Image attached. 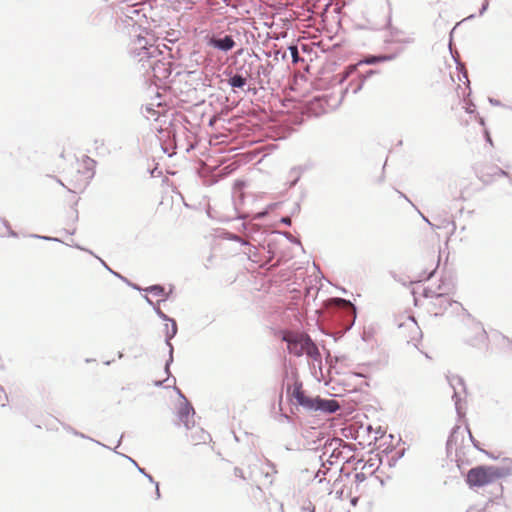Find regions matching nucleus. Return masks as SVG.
I'll list each match as a JSON object with an SVG mask.
<instances>
[{
    "label": "nucleus",
    "instance_id": "nucleus-54",
    "mask_svg": "<svg viewBox=\"0 0 512 512\" xmlns=\"http://www.w3.org/2000/svg\"><path fill=\"white\" fill-rule=\"evenodd\" d=\"M173 289H174V287L171 285V286H170V290H169V292L167 293V292L165 291V295H162V296H161L162 298H161V300H159V302H166V301L170 298V296H171V294H172V292H173Z\"/></svg>",
    "mask_w": 512,
    "mask_h": 512
},
{
    "label": "nucleus",
    "instance_id": "nucleus-16",
    "mask_svg": "<svg viewBox=\"0 0 512 512\" xmlns=\"http://www.w3.org/2000/svg\"><path fill=\"white\" fill-rule=\"evenodd\" d=\"M286 341V339H284ZM287 348L290 354H293L297 357H300L303 355L304 350H306V347L304 345L303 336L299 338H295L292 341L287 340Z\"/></svg>",
    "mask_w": 512,
    "mask_h": 512
},
{
    "label": "nucleus",
    "instance_id": "nucleus-43",
    "mask_svg": "<svg viewBox=\"0 0 512 512\" xmlns=\"http://www.w3.org/2000/svg\"><path fill=\"white\" fill-rule=\"evenodd\" d=\"M289 176L292 178L289 181V188H292L297 185V183L300 181L302 175L298 172H294V174L289 175Z\"/></svg>",
    "mask_w": 512,
    "mask_h": 512
},
{
    "label": "nucleus",
    "instance_id": "nucleus-35",
    "mask_svg": "<svg viewBox=\"0 0 512 512\" xmlns=\"http://www.w3.org/2000/svg\"><path fill=\"white\" fill-rule=\"evenodd\" d=\"M405 454V449L396 451V453L389 459V466H395L398 460H400Z\"/></svg>",
    "mask_w": 512,
    "mask_h": 512
},
{
    "label": "nucleus",
    "instance_id": "nucleus-18",
    "mask_svg": "<svg viewBox=\"0 0 512 512\" xmlns=\"http://www.w3.org/2000/svg\"><path fill=\"white\" fill-rule=\"evenodd\" d=\"M304 345L306 347V353L309 357H311L314 361H317L321 358V354L315 344V342L312 340V338L305 334L303 335Z\"/></svg>",
    "mask_w": 512,
    "mask_h": 512
},
{
    "label": "nucleus",
    "instance_id": "nucleus-64",
    "mask_svg": "<svg viewBox=\"0 0 512 512\" xmlns=\"http://www.w3.org/2000/svg\"><path fill=\"white\" fill-rule=\"evenodd\" d=\"M201 434H202V436H201V440H202V442H203V443H205V442H206V440H207L208 438H210V435H209L208 433H206L203 429H201Z\"/></svg>",
    "mask_w": 512,
    "mask_h": 512
},
{
    "label": "nucleus",
    "instance_id": "nucleus-58",
    "mask_svg": "<svg viewBox=\"0 0 512 512\" xmlns=\"http://www.w3.org/2000/svg\"><path fill=\"white\" fill-rule=\"evenodd\" d=\"M488 102L492 105V106H502V103L500 100L496 99V98H493V97H489L488 98Z\"/></svg>",
    "mask_w": 512,
    "mask_h": 512
},
{
    "label": "nucleus",
    "instance_id": "nucleus-4",
    "mask_svg": "<svg viewBox=\"0 0 512 512\" xmlns=\"http://www.w3.org/2000/svg\"><path fill=\"white\" fill-rule=\"evenodd\" d=\"M142 18H146V16L136 4L125 5L116 11L115 26L118 30L131 35L132 31L137 32L141 29Z\"/></svg>",
    "mask_w": 512,
    "mask_h": 512
},
{
    "label": "nucleus",
    "instance_id": "nucleus-56",
    "mask_svg": "<svg viewBox=\"0 0 512 512\" xmlns=\"http://www.w3.org/2000/svg\"><path fill=\"white\" fill-rule=\"evenodd\" d=\"M418 211V213L420 214L421 218L423 219V221H425L432 229H434L435 227V224L432 223L428 217H426L424 214H422L418 209H416Z\"/></svg>",
    "mask_w": 512,
    "mask_h": 512
},
{
    "label": "nucleus",
    "instance_id": "nucleus-25",
    "mask_svg": "<svg viewBox=\"0 0 512 512\" xmlns=\"http://www.w3.org/2000/svg\"><path fill=\"white\" fill-rule=\"evenodd\" d=\"M459 429L460 427L458 425L454 426L447 438L446 449L448 452L452 449L453 445L457 443V433Z\"/></svg>",
    "mask_w": 512,
    "mask_h": 512
},
{
    "label": "nucleus",
    "instance_id": "nucleus-9",
    "mask_svg": "<svg viewBox=\"0 0 512 512\" xmlns=\"http://www.w3.org/2000/svg\"><path fill=\"white\" fill-rule=\"evenodd\" d=\"M379 73L377 69H367L363 72L357 71L353 73L351 76L354 78L350 81L348 86L341 91V98H343L351 89L353 94H357L364 86V83L371 78L372 76Z\"/></svg>",
    "mask_w": 512,
    "mask_h": 512
},
{
    "label": "nucleus",
    "instance_id": "nucleus-17",
    "mask_svg": "<svg viewBox=\"0 0 512 512\" xmlns=\"http://www.w3.org/2000/svg\"><path fill=\"white\" fill-rule=\"evenodd\" d=\"M476 330L475 336L466 340V343L473 347H479L480 345L485 344L488 339L487 332L480 324L476 326Z\"/></svg>",
    "mask_w": 512,
    "mask_h": 512
},
{
    "label": "nucleus",
    "instance_id": "nucleus-8",
    "mask_svg": "<svg viewBox=\"0 0 512 512\" xmlns=\"http://www.w3.org/2000/svg\"><path fill=\"white\" fill-rule=\"evenodd\" d=\"M248 72L250 73V82H253V86L259 85L261 88L264 87L265 83H269V77L273 70V63L267 61L266 64H255L250 62L246 64Z\"/></svg>",
    "mask_w": 512,
    "mask_h": 512
},
{
    "label": "nucleus",
    "instance_id": "nucleus-52",
    "mask_svg": "<svg viewBox=\"0 0 512 512\" xmlns=\"http://www.w3.org/2000/svg\"><path fill=\"white\" fill-rule=\"evenodd\" d=\"M247 255H248L249 259H252L253 257H255L257 255V248L255 246L251 245L249 247V251H248Z\"/></svg>",
    "mask_w": 512,
    "mask_h": 512
},
{
    "label": "nucleus",
    "instance_id": "nucleus-41",
    "mask_svg": "<svg viewBox=\"0 0 512 512\" xmlns=\"http://www.w3.org/2000/svg\"><path fill=\"white\" fill-rule=\"evenodd\" d=\"M279 234L284 236L290 243L301 245L300 240L296 239L293 235H291V233L284 231L280 232Z\"/></svg>",
    "mask_w": 512,
    "mask_h": 512
},
{
    "label": "nucleus",
    "instance_id": "nucleus-7",
    "mask_svg": "<svg viewBox=\"0 0 512 512\" xmlns=\"http://www.w3.org/2000/svg\"><path fill=\"white\" fill-rule=\"evenodd\" d=\"M454 280L452 277L449 279L442 278L441 283L438 285V290H444L441 294L436 296L435 300H432L430 305L435 310V315L442 314L446 311L453 303H457L452 299H448L446 296L454 289Z\"/></svg>",
    "mask_w": 512,
    "mask_h": 512
},
{
    "label": "nucleus",
    "instance_id": "nucleus-1",
    "mask_svg": "<svg viewBox=\"0 0 512 512\" xmlns=\"http://www.w3.org/2000/svg\"><path fill=\"white\" fill-rule=\"evenodd\" d=\"M287 398L291 405L302 407L309 412H321L323 414H334L340 409V404L334 399L311 396L302 389V383L294 384L293 389L287 388Z\"/></svg>",
    "mask_w": 512,
    "mask_h": 512
},
{
    "label": "nucleus",
    "instance_id": "nucleus-11",
    "mask_svg": "<svg viewBox=\"0 0 512 512\" xmlns=\"http://www.w3.org/2000/svg\"><path fill=\"white\" fill-rule=\"evenodd\" d=\"M378 63H382L381 54H369L365 56L363 59L359 60L357 63L348 65L342 73L338 74L336 76L338 78V82L342 84L344 81H346L349 77H351L353 73L357 71V67H360L362 65H376Z\"/></svg>",
    "mask_w": 512,
    "mask_h": 512
},
{
    "label": "nucleus",
    "instance_id": "nucleus-40",
    "mask_svg": "<svg viewBox=\"0 0 512 512\" xmlns=\"http://www.w3.org/2000/svg\"><path fill=\"white\" fill-rule=\"evenodd\" d=\"M480 175H478V178L485 184V185H489L492 183L493 181V177H488L487 176V171H484V170H481L480 172Z\"/></svg>",
    "mask_w": 512,
    "mask_h": 512
},
{
    "label": "nucleus",
    "instance_id": "nucleus-57",
    "mask_svg": "<svg viewBox=\"0 0 512 512\" xmlns=\"http://www.w3.org/2000/svg\"><path fill=\"white\" fill-rule=\"evenodd\" d=\"M234 475H235L236 477H239V478L245 479L244 472H243V470H242L241 468H239V467H235V468H234Z\"/></svg>",
    "mask_w": 512,
    "mask_h": 512
},
{
    "label": "nucleus",
    "instance_id": "nucleus-45",
    "mask_svg": "<svg viewBox=\"0 0 512 512\" xmlns=\"http://www.w3.org/2000/svg\"><path fill=\"white\" fill-rule=\"evenodd\" d=\"M367 479V476L365 473L363 472H357L355 474V483H356V486L358 487L359 484H361L362 482H364L365 480Z\"/></svg>",
    "mask_w": 512,
    "mask_h": 512
},
{
    "label": "nucleus",
    "instance_id": "nucleus-23",
    "mask_svg": "<svg viewBox=\"0 0 512 512\" xmlns=\"http://www.w3.org/2000/svg\"><path fill=\"white\" fill-rule=\"evenodd\" d=\"M142 291L145 293L152 294L154 296H162L165 295V287L162 284H153L148 287L143 288Z\"/></svg>",
    "mask_w": 512,
    "mask_h": 512
},
{
    "label": "nucleus",
    "instance_id": "nucleus-33",
    "mask_svg": "<svg viewBox=\"0 0 512 512\" xmlns=\"http://www.w3.org/2000/svg\"><path fill=\"white\" fill-rule=\"evenodd\" d=\"M465 428H466V431L468 432L469 439H470V441H471V443H472L473 447H474L476 450L483 452V450H482V448H481V446H480V442L474 438V436H473V434H472V432H471V430H470V428H469V425H468V424H466Z\"/></svg>",
    "mask_w": 512,
    "mask_h": 512
},
{
    "label": "nucleus",
    "instance_id": "nucleus-49",
    "mask_svg": "<svg viewBox=\"0 0 512 512\" xmlns=\"http://www.w3.org/2000/svg\"><path fill=\"white\" fill-rule=\"evenodd\" d=\"M489 8V0H484L479 9V15L482 16Z\"/></svg>",
    "mask_w": 512,
    "mask_h": 512
},
{
    "label": "nucleus",
    "instance_id": "nucleus-36",
    "mask_svg": "<svg viewBox=\"0 0 512 512\" xmlns=\"http://www.w3.org/2000/svg\"><path fill=\"white\" fill-rule=\"evenodd\" d=\"M448 226H452L451 233H453L455 228H456L455 222L452 221V220H449V219H443L442 222H441V225H436L435 224L434 229L446 228Z\"/></svg>",
    "mask_w": 512,
    "mask_h": 512
},
{
    "label": "nucleus",
    "instance_id": "nucleus-29",
    "mask_svg": "<svg viewBox=\"0 0 512 512\" xmlns=\"http://www.w3.org/2000/svg\"><path fill=\"white\" fill-rule=\"evenodd\" d=\"M74 247H75V248H77V249H80V250H82V251H86V252H88L89 254H91V255H93L94 257H96V258L100 261L101 265H102V266H103V267H104L108 272H110L111 274H112V272H115L112 268H110V267H109V265H108V264H107V263H106L102 258L98 257V256H97L96 254H94L91 250H89V249H87V248H83V247H82V246H80L79 244H75V245H74Z\"/></svg>",
    "mask_w": 512,
    "mask_h": 512
},
{
    "label": "nucleus",
    "instance_id": "nucleus-42",
    "mask_svg": "<svg viewBox=\"0 0 512 512\" xmlns=\"http://www.w3.org/2000/svg\"><path fill=\"white\" fill-rule=\"evenodd\" d=\"M223 238L234 242L240 241V236L230 231H225L223 233Z\"/></svg>",
    "mask_w": 512,
    "mask_h": 512
},
{
    "label": "nucleus",
    "instance_id": "nucleus-61",
    "mask_svg": "<svg viewBox=\"0 0 512 512\" xmlns=\"http://www.w3.org/2000/svg\"><path fill=\"white\" fill-rule=\"evenodd\" d=\"M7 232H8V236L9 237H13V238H17L18 237V233L16 231H14L11 226H8L7 228Z\"/></svg>",
    "mask_w": 512,
    "mask_h": 512
},
{
    "label": "nucleus",
    "instance_id": "nucleus-15",
    "mask_svg": "<svg viewBox=\"0 0 512 512\" xmlns=\"http://www.w3.org/2000/svg\"><path fill=\"white\" fill-rule=\"evenodd\" d=\"M167 323L164 325V342L168 347V351L174 352V346L172 344V339L176 337L178 333V324L174 318H171V321H166Z\"/></svg>",
    "mask_w": 512,
    "mask_h": 512
},
{
    "label": "nucleus",
    "instance_id": "nucleus-50",
    "mask_svg": "<svg viewBox=\"0 0 512 512\" xmlns=\"http://www.w3.org/2000/svg\"><path fill=\"white\" fill-rule=\"evenodd\" d=\"M465 111L466 113L468 114H474L476 113V106L474 103H469L467 104L466 108H465Z\"/></svg>",
    "mask_w": 512,
    "mask_h": 512
},
{
    "label": "nucleus",
    "instance_id": "nucleus-10",
    "mask_svg": "<svg viewBox=\"0 0 512 512\" xmlns=\"http://www.w3.org/2000/svg\"><path fill=\"white\" fill-rule=\"evenodd\" d=\"M447 380L451 388L453 389L452 399L454 401L455 410L458 416V419L465 418V411L461 407L462 398L457 390V387H461L464 393L467 392L466 385L464 379L459 375H450L447 376Z\"/></svg>",
    "mask_w": 512,
    "mask_h": 512
},
{
    "label": "nucleus",
    "instance_id": "nucleus-37",
    "mask_svg": "<svg viewBox=\"0 0 512 512\" xmlns=\"http://www.w3.org/2000/svg\"><path fill=\"white\" fill-rule=\"evenodd\" d=\"M288 50H289L290 55L292 57V62L293 63L298 62V60H299V50H298V47L296 45H290L288 47Z\"/></svg>",
    "mask_w": 512,
    "mask_h": 512
},
{
    "label": "nucleus",
    "instance_id": "nucleus-60",
    "mask_svg": "<svg viewBox=\"0 0 512 512\" xmlns=\"http://www.w3.org/2000/svg\"><path fill=\"white\" fill-rule=\"evenodd\" d=\"M484 137H485V141L491 145H493V142H492V137L490 135V132L485 128L484 129Z\"/></svg>",
    "mask_w": 512,
    "mask_h": 512
},
{
    "label": "nucleus",
    "instance_id": "nucleus-32",
    "mask_svg": "<svg viewBox=\"0 0 512 512\" xmlns=\"http://www.w3.org/2000/svg\"><path fill=\"white\" fill-rule=\"evenodd\" d=\"M29 237L35 238V239H41V240H44V241L63 243V241L61 239H59L57 237H52V236L39 235V234H30Z\"/></svg>",
    "mask_w": 512,
    "mask_h": 512
},
{
    "label": "nucleus",
    "instance_id": "nucleus-5",
    "mask_svg": "<svg viewBox=\"0 0 512 512\" xmlns=\"http://www.w3.org/2000/svg\"><path fill=\"white\" fill-rule=\"evenodd\" d=\"M135 37L129 47V54L132 58L142 62L143 67H145V62L149 64L162 54L159 46L150 43L146 37L141 36V34H136Z\"/></svg>",
    "mask_w": 512,
    "mask_h": 512
},
{
    "label": "nucleus",
    "instance_id": "nucleus-14",
    "mask_svg": "<svg viewBox=\"0 0 512 512\" xmlns=\"http://www.w3.org/2000/svg\"><path fill=\"white\" fill-rule=\"evenodd\" d=\"M194 415H195V410H194L193 405L187 398H184V402H182L180 404V407L177 411L178 420L181 423H183L187 429H190L191 424H190L189 417L190 416L193 417ZM192 426H194V422H192Z\"/></svg>",
    "mask_w": 512,
    "mask_h": 512
},
{
    "label": "nucleus",
    "instance_id": "nucleus-26",
    "mask_svg": "<svg viewBox=\"0 0 512 512\" xmlns=\"http://www.w3.org/2000/svg\"><path fill=\"white\" fill-rule=\"evenodd\" d=\"M112 275L115 276L116 278L120 279L122 282H124L128 287L132 288L133 290L142 292V287L140 285H138L135 282H132L127 277L123 276L121 273L112 272Z\"/></svg>",
    "mask_w": 512,
    "mask_h": 512
},
{
    "label": "nucleus",
    "instance_id": "nucleus-38",
    "mask_svg": "<svg viewBox=\"0 0 512 512\" xmlns=\"http://www.w3.org/2000/svg\"><path fill=\"white\" fill-rule=\"evenodd\" d=\"M8 395L5 389L0 385V406L6 407L8 404Z\"/></svg>",
    "mask_w": 512,
    "mask_h": 512
},
{
    "label": "nucleus",
    "instance_id": "nucleus-63",
    "mask_svg": "<svg viewBox=\"0 0 512 512\" xmlns=\"http://www.w3.org/2000/svg\"><path fill=\"white\" fill-rule=\"evenodd\" d=\"M266 464L269 468L273 470V473H277L276 465L272 461L266 460Z\"/></svg>",
    "mask_w": 512,
    "mask_h": 512
},
{
    "label": "nucleus",
    "instance_id": "nucleus-20",
    "mask_svg": "<svg viewBox=\"0 0 512 512\" xmlns=\"http://www.w3.org/2000/svg\"><path fill=\"white\" fill-rule=\"evenodd\" d=\"M60 424H61V426L64 428V430H66L68 433H70V434H72V435H74V436L80 437V438H82V439L90 440V441H92V442L96 443L97 445H100V446H102V447H104V448H106V449H111L109 446H107V445H105V444L101 443L100 441L95 440V439L91 438L90 436H88V435H86V434H84V433H82V432H80V431L76 430L75 428H73V427H72L71 425H69V424H66V423H64V422H60Z\"/></svg>",
    "mask_w": 512,
    "mask_h": 512
},
{
    "label": "nucleus",
    "instance_id": "nucleus-21",
    "mask_svg": "<svg viewBox=\"0 0 512 512\" xmlns=\"http://www.w3.org/2000/svg\"><path fill=\"white\" fill-rule=\"evenodd\" d=\"M143 297H144L145 301L147 302V304H149V305L153 308V310H154L155 314H156V315H157V316H158L162 321H165V322H166V321H171V318H172V317H170L169 315H167L166 313H164V312L160 309L159 304H160L161 302H159V301H157L156 303H155V302H153V301L148 297V295H144Z\"/></svg>",
    "mask_w": 512,
    "mask_h": 512
},
{
    "label": "nucleus",
    "instance_id": "nucleus-3",
    "mask_svg": "<svg viewBox=\"0 0 512 512\" xmlns=\"http://www.w3.org/2000/svg\"><path fill=\"white\" fill-rule=\"evenodd\" d=\"M253 33L241 26L228 27L225 32L212 34L207 40V45L217 51L228 53L236 46L248 43Z\"/></svg>",
    "mask_w": 512,
    "mask_h": 512
},
{
    "label": "nucleus",
    "instance_id": "nucleus-13",
    "mask_svg": "<svg viewBox=\"0 0 512 512\" xmlns=\"http://www.w3.org/2000/svg\"><path fill=\"white\" fill-rule=\"evenodd\" d=\"M148 68L152 70L153 77L159 81L168 80L174 70L173 64L170 61L163 62L157 58L148 64Z\"/></svg>",
    "mask_w": 512,
    "mask_h": 512
},
{
    "label": "nucleus",
    "instance_id": "nucleus-47",
    "mask_svg": "<svg viewBox=\"0 0 512 512\" xmlns=\"http://www.w3.org/2000/svg\"><path fill=\"white\" fill-rule=\"evenodd\" d=\"M113 451H114L116 454H118V455H120V456L124 457L125 459H127L129 462H131V463L136 467V469L138 470V467H140V466H139V464H138V463H137V462H136L132 457H130V456H128V455H125V454H123V453H119V452H117L116 448H114V449H113Z\"/></svg>",
    "mask_w": 512,
    "mask_h": 512
},
{
    "label": "nucleus",
    "instance_id": "nucleus-48",
    "mask_svg": "<svg viewBox=\"0 0 512 512\" xmlns=\"http://www.w3.org/2000/svg\"><path fill=\"white\" fill-rule=\"evenodd\" d=\"M291 217H292L291 215L283 216L280 218L279 222L283 225L291 226L292 225Z\"/></svg>",
    "mask_w": 512,
    "mask_h": 512
},
{
    "label": "nucleus",
    "instance_id": "nucleus-55",
    "mask_svg": "<svg viewBox=\"0 0 512 512\" xmlns=\"http://www.w3.org/2000/svg\"><path fill=\"white\" fill-rule=\"evenodd\" d=\"M459 80H460V81H464V80H465V82H466L468 85H470V81H469V79H468V74H467V72L459 71Z\"/></svg>",
    "mask_w": 512,
    "mask_h": 512
},
{
    "label": "nucleus",
    "instance_id": "nucleus-59",
    "mask_svg": "<svg viewBox=\"0 0 512 512\" xmlns=\"http://www.w3.org/2000/svg\"><path fill=\"white\" fill-rule=\"evenodd\" d=\"M155 485V499L158 500L161 498V492H160V488H159V482L155 481V483H153Z\"/></svg>",
    "mask_w": 512,
    "mask_h": 512
},
{
    "label": "nucleus",
    "instance_id": "nucleus-44",
    "mask_svg": "<svg viewBox=\"0 0 512 512\" xmlns=\"http://www.w3.org/2000/svg\"><path fill=\"white\" fill-rule=\"evenodd\" d=\"M399 52L391 53V54H381V60L382 62H389L398 56Z\"/></svg>",
    "mask_w": 512,
    "mask_h": 512
},
{
    "label": "nucleus",
    "instance_id": "nucleus-24",
    "mask_svg": "<svg viewBox=\"0 0 512 512\" xmlns=\"http://www.w3.org/2000/svg\"><path fill=\"white\" fill-rule=\"evenodd\" d=\"M264 54L268 58H273L274 62L285 61L287 59L286 51L269 50V51H264Z\"/></svg>",
    "mask_w": 512,
    "mask_h": 512
},
{
    "label": "nucleus",
    "instance_id": "nucleus-28",
    "mask_svg": "<svg viewBox=\"0 0 512 512\" xmlns=\"http://www.w3.org/2000/svg\"><path fill=\"white\" fill-rule=\"evenodd\" d=\"M313 167H314V164L309 161L302 165H297V166L292 167L289 171V175L294 174V172H298L302 175L303 173L313 169Z\"/></svg>",
    "mask_w": 512,
    "mask_h": 512
},
{
    "label": "nucleus",
    "instance_id": "nucleus-27",
    "mask_svg": "<svg viewBox=\"0 0 512 512\" xmlns=\"http://www.w3.org/2000/svg\"><path fill=\"white\" fill-rule=\"evenodd\" d=\"M142 114L147 118L150 119L151 117H154V120H157L159 117V112L154 108L152 104H147L142 107Z\"/></svg>",
    "mask_w": 512,
    "mask_h": 512
},
{
    "label": "nucleus",
    "instance_id": "nucleus-34",
    "mask_svg": "<svg viewBox=\"0 0 512 512\" xmlns=\"http://www.w3.org/2000/svg\"><path fill=\"white\" fill-rule=\"evenodd\" d=\"M440 293H437L435 290H433L432 288L430 287H425L422 291V296L424 298H430L432 300H435L436 299V296L439 295Z\"/></svg>",
    "mask_w": 512,
    "mask_h": 512
},
{
    "label": "nucleus",
    "instance_id": "nucleus-22",
    "mask_svg": "<svg viewBox=\"0 0 512 512\" xmlns=\"http://www.w3.org/2000/svg\"><path fill=\"white\" fill-rule=\"evenodd\" d=\"M487 176L493 177V178L494 177H506V178H508L509 183H512V176L507 171L503 170L502 168H500L496 165L487 167Z\"/></svg>",
    "mask_w": 512,
    "mask_h": 512
},
{
    "label": "nucleus",
    "instance_id": "nucleus-51",
    "mask_svg": "<svg viewBox=\"0 0 512 512\" xmlns=\"http://www.w3.org/2000/svg\"><path fill=\"white\" fill-rule=\"evenodd\" d=\"M300 210H301L300 203L299 202H295L294 205H293V208L291 210L290 215L291 216L296 215V214L300 213Z\"/></svg>",
    "mask_w": 512,
    "mask_h": 512
},
{
    "label": "nucleus",
    "instance_id": "nucleus-2",
    "mask_svg": "<svg viewBox=\"0 0 512 512\" xmlns=\"http://www.w3.org/2000/svg\"><path fill=\"white\" fill-rule=\"evenodd\" d=\"M512 473V468L477 465L468 470L465 475V482L470 489L482 488L494 483L498 479L505 478Z\"/></svg>",
    "mask_w": 512,
    "mask_h": 512
},
{
    "label": "nucleus",
    "instance_id": "nucleus-30",
    "mask_svg": "<svg viewBox=\"0 0 512 512\" xmlns=\"http://www.w3.org/2000/svg\"><path fill=\"white\" fill-rule=\"evenodd\" d=\"M83 162L85 164V168L88 171H91V175L89 176V178L90 179L93 178L94 174H95L94 168H95L97 162L94 159L90 158L89 156H84Z\"/></svg>",
    "mask_w": 512,
    "mask_h": 512
},
{
    "label": "nucleus",
    "instance_id": "nucleus-46",
    "mask_svg": "<svg viewBox=\"0 0 512 512\" xmlns=\"http://www.w3.org/2000/svg\"><path fill=\"white\" fill-rule=\"evenodd\" d=\"M138 472L145 476L150 483H155L154 477L148 473L144 468L138 467Z\"/></svg>",
    "mask_w": 512,
    "mask_h": 512
},
{
    "label": "nucleus",
    "instance_id": "nucleus-6",
    "mask_svg": "<svg viewBox=\"0 0 512 512\" xmlns=\"http://www.w3.org/2000/svg\"><path fill=\"white\" fill-rule=\"evenodd\" d=\"M223 74L227 77V84L231 87L233 93H237L239 90L245 92L255 89L253 82H250V73L248 72L246 64L237 69L236 72L225 69Z\"/></svg>",
    "mask_w": 512,
    "mask_h": 512
},
{
    "label": "nucleus",
    "instance_id": "nucleus-12",
    "mask_svg": "<svg viewBox=\"0 0 512 512\" xmlns=\"http://www.w3.org/2000/svg\"><path fill=\"white\" fill-rule=\"evenodd\" d=\"M114 18L113 10L110 7H103L94 10L88 17L87 23L92 27H102L112 22Z\"/></svg>",
    "mask_w": 512,
    "mask_h": 512
},
{
    "label": "nucleus",
    "instance_id": "nucleus-39",
    "mask_svg": "<svg viewBox=\"0 0 512 512\" xmlns=\"http://www.w3.org/2000/svg\"><path fill=\"white\" fill-rule=\"evenodd\" d=\"M129 350L134 353V358H138V357L142 356L144 348L142 345L135 344V345L129 347Z\"/></svg>",
    "mask_w": 512,
    "mask_h": 512
},
{
    "label": "nucleus",
    "instance_id": "nucleus-31",
    "mask_svg": "<svg viewBox=\"0 0 512 512\" xmlns=\"http://www.w3.org/2000/svg\"><path fill=\"white\" fill-rule=\"evenodd\" d=\"M278 205L279 203H271L267 205L265 209L257 213L256 219H263L270 213V211L274 210Z\"/></svg>",
    "mask_w": 512,
    "mask_h": 512
},
{
    "label": "nucleus",
    "instance_id": "nucleus-62",
    "mask_svg": "<svg viewBox=\"0 0 512 512\" xmlns=\"http://www.w3.org/2000/svg\"><path fill=\"white\" fill-rule=\"evenodd\" d=\"M301 509H302L303 511H307V512H315V506H314V505H312L311 503H310V505H309V506H307V507H306V506H303Z\"/></svg>",
    "mask_w": 512,
    "mask_h": 512
},
{
    "label": "nucleus",
    "instance_id": "nucleus-19",
    "mask_svg": "<svg viewBox=\"0 0 512 512\" xmlns=\"http://www.w3.org/2000/svg\"><path fill=\"white\" fill-rule=\"evenodd\" d=\"M173 362H174V352L168 351V358L164 364V372L167 374V378L164 380V382H169L170 380H172L173 385H174L176 383V378L171 374V371H170V367L173 364ZM155 385L162 386L163 381H157V382H155Z\"/></svg>",
    "mask_w": 512,
    "mask_h": 512
},
{
    "label": "nucleus",
    "instance_id": "nucleus-53",
    "mask_svg": "<svg viewBox=\"0 0 512 512\" xmlns=\"http://www.w3.org/2000/svg\"><path fill=\"white\" fill-rule=\"evenodd\" d=\"M492 494L494 495V497H500L502 496L503 494V486L501 484H499L496 488H495V491L492 492Z\"/></svg>",
    "mask_w": 512,
    "mask_h": 512
}]
</instances>
